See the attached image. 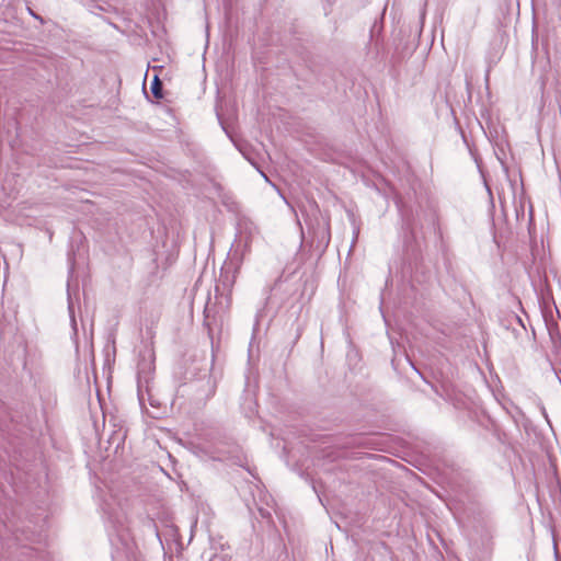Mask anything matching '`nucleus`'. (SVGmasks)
I'll return each instance as SVG.
<instances>
[{
  "instance_id": "4",
  "label": "nucleus",
  "mask_w": 561,
  "mask_h": 561,
  "mask_svg": "<svg viewBox=\"0 0 561 561\" xmlns=\"http://www.w3.org/2000/svg\"><path fill=\"white\" fill-rule=\"evenodd\" d=\"M206 383L208 386V391L206 393V398H209L215 393V382H213L211 379L208 377Z\"/></svg>"
},
{
  "instance_id": "6",
  "label": "nucleus",
  "mask_w": 561,
  "mask_h": 561,
  "mask_svg": "<svg viewBox=\"0 0 561 561\" xmlns=\"http://www.w3.org/2000/svg\"><path fill=\"white\" fill-rule=\"evenodd\" d=\"M138 397H139V401L142 403V401H144V397H142L141 388H140V385H139V383H138Z\"/></svg>"
},
{
  "instance_id": "2",
  "label": "nucleus",
  "mask_w": 561,
  "mask_h": 561,
  "mask_svg": "<svg viewBox=\"0 0 561 561\" xmlns=\"http://www.w3.org/2000/svg\"><path fill=\"white\" fill-rule=\"evenodd\" d=\"M239 271V262L230 259L229 261H225L221 271L219 283H221L224 289H230L237 277V273Z\"/></svg>"
},
{
  "instance_id": "3",
  "label": "nucleus",
  "mask_w": 561,
  "mask_h": 561,
  "mask_svg": "<svg viewBox=\"0 0 561 561\" xmlns=\"http://www.w3.org/2000/svg\"><path fill=\"white\" fill-rule=\"evenodd\" d=\"M151 92L154 98L161 99L162 95V82L159 80V78L156 76L151 82Z\"/></svg>"
},
{
  "instance_id": "1",
  "label": "nucleus",
  "mask_w": 561,
  "mask_h": 561,
  "mask_svg": "<svg viewBox=\"0 0 561 561\" xmlns=\"http://www.w3.org/2000/svg\"><path fill=\"white\" fill-rule=\"evenodd\" d=\"M227 318V307L217 302H207L204 309V327L207 329L211 345L214 346V335L222 331Z\"/></svg>"
},
{
  "instance_id": "5",
  "label": "nucleus",
  "mask_w": 561,
  "mask_h": 561,
  "mask_svg": "<svg viewBox=\"0 0 561 561\" xmlns=\"http://www.w3.org/2000/svg\"><path fill=\"white\" fill-rule=\"evenodd\" d=\"M69 312L71 314V319H72V324L76 325V320L73 318V307H72V304L70 302L69 304Z\"/></svg>"
}]
</instances>
